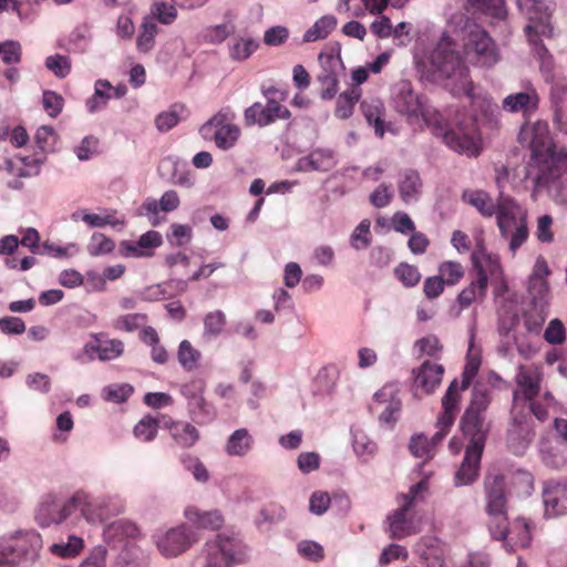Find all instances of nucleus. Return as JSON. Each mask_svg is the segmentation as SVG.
Returning a JSON list of instances; mask_svg holds the SVG:
<instances>
[{
  "instance_id": "obj_26",
  "label": "nucleus",
  "mask_w": 567,
  "mask_h": 567,
  "mask_svg": "<svg viewBox=\"0 0 567 567\" xmlns=\"http://www.w3.org/2000/svg\"><path fill=\"white\" fill-rule=\"evenodd\" d=\"M414 553L420 558L422 567H445L446 550L443 543L436 537L421 538L414 545Z\"/></svg>"
},
{
  "instance_id": "obj_35",
  "label": "nucleus",
  "mask_w": 567,
  "mask_h": 567,
  "mask_svg": "<svg viewBox=\"0 0 567 567\" xmlns=\"http://www.w3.org/2000/svg\"><path fill=\"white\" fill-rule=\"evenodd\" d=\"M422 192V181L414 169H405L399 179V194L405 204L419 198Z\"/></svg>"
},
{
  "instance_id": "obj_48",
  "label": "nucleus",
  "mask_w": 567,
  "mask_h": 567,
  "mask_svg": "<svg viewBox=\"0 0 567 567\" xmlns=\"http://www.w3.org/2000/svg\"><path fill=\"white\" fill-rule=\"evenodd\" d=\"M158 33V27L151 19H145L141 32L136 40V47L140 52H150L155 44V37Z\"/></svg>"
},
{
  "instance_id": "obj_36",
  "label": "nucleus",
  "mask_w": 567,
  "mask_h": 567,
  "mask_svg": "<svg viewBox=\"0 0 567 567\" xmlns=\"http://www.w3.org/2000/svg\"><path fill=\"white\" fill-rule=\"evenodd\" d=\"M352 447L362 463H368L375 455L378 445L362 430L352 429Z\"/></svg>"
},
{
  "instance_id": "obj_50",
  "label": "nucleus",
  "mask_w": 567,
  "mask_h": 567,
  "mask_svg": "<svg viewBox=\"0 0 567 567\" xmlns=\"http://www.w3.org/2000/svg\"><path fill=\"white\" fill-rule=\"evenodd\" d=\"M151 16L162 24H172L177 18L175 3L155 0L151 7Z\"/></svg>"
},
{
  "instance_id": "obj_19",
  "label": "nucleus",
  "mask_w": 567,
  "mask_h": 567,
  "mask_svg": "<svg viewBox=\"0 0 567 567\" xmlns=\"http://www.w3.org/2000/svg\"><path fill=\"white\" fill-rule=\"evenodd\" d=\"M72 514V496L61 499L54 494H48L42 498L37 508L35 520L41 527H50L51 525L63 524Z\"/></svg>"
},
{
  "instance_id": "obj_31",
  "label": "nucleus",
  "mask_w": 567,
  "mask_h": 567,
  "mask_svg": "<svg viewBox=\"0 0 567 567\" xmlns=\"http://www.w3.org/2000/svg\"><path fill=\"white\" fill-rule=\"evenodd\" d=\"M539 104V96L534 89L507 95L502 103L503 110L517 113L523 112L525 116L533 114Z\"/></svg>"
},
{
  "instance_id": "obj_13",
  "label": "nucleus",
  "mask_w": 567,
  "mask_h": 567,
  "mask_svg": "<svg viewBox=\"0 0 567 567\" xmlns=\"http://www.w3.org/2000/svg\"><path fill=\"white\" fill-rule=\"evenodd\" d=\"M426 489L427 481L422 480L411 486L409 493L399 496L398 501L400 507L388 516L389 533L392 538L401 539L420 532L415 522L409 517V511L419 495Z\"/></svg>"
},
{
  "instance_id": "obj_64",
  "label": "nucleus",
  "mask_w": 567,
  "mask_h": 567,
  "mask_svg": "<svg viewBox=\"0 0 567 567\" xmlns=\"http://www.w3.org/2000/svg\"><path fill=\"white\" fill-rule=\"evenodd\" d=\"M371 223L369 219H363L353 230L351 235V245L354 248H359L360 246H368L371 241V231H370Z\"/></svg>"
},
{
  "instance_id": "obj_62",
  "label": "nucleus",
  "mask_w": 567,
  "mask_h": 567,
  "mask_svg": "<svg viewBox=\"0 0 567 567\" xmlns=\"http://www.w3.org/2000/svg\"><path fill=\"white\" fill-rule=\"evenodd\" d=\"M21 45L17 41L0 42V58L6 64H18L21 61Z\"/></svg>"
},
{
  "instance_id": "obj_1",
  "label": "nucleus",
  "mask_w": 567,
  "mask_h": 567,
  "mask_svg": "<svg viewBox=\"0 0 567 567\" xmlns=\"http://www.w3.org/2000/svg\"><path fill=\"white\" fill-rule=\"evenodd\" d=\"M395 109L410 121L419 120L432 127L433 133L442 136L444 143L457 153L477 155V130L475 121L467 117L451 126L436 111L426 106L409 83H403L394 99Z\"/></svg>"
},
{
  "instance_id": "obj_41",
  "label": "nucleus",
  "mask_w": 567,
  "mask_h": 567,
  "mask_svg": "<svg viewBox=\"0 0 567 567\" xmlns=\"http://www.w3.org/2000/svg\"><path fill=\"white\" fill-rule=\"evenodd\" d=\"M302 163L320 172H328L337 164L333 152L323 148L312 151L307 158L302 159Z\"/></svg>"
},
{
  "instance_id": "obj_8",
  "label": "nucleus",
  "mask_w": 567,
  "mask_h": 567,
  "mask_svg": "<svg viewBox=\"0 0 567 567\" xmlns=\"http://www.w3.org/2000/svg\"><path fill=\"white\" fill-rule=\"evenodd\" d=\"M457 380H453L442 399L443 412L437 419V431L432 439L423 434L412 437L410 442V451L415 457L431 460L435 454V446L447 434L450 427L454 423L457 413V399H456Z\"/></svg>"
},
{
  "instance_id": "obj_11",
  "label": "nucleus",
  "mask_w": 567,
  "mask_h": 567,
  "mask_svg": "<svg viewBox=\"0 0 567 567\" xmlns=\"http://www.w3.org/2000/svg\"><path fill=\"white\" fill-rule=\"evenodd\" d=\"M516 2L522 14L528 20L525 27L528 41L535 47V51L545 63L548 50L539 41V37L551 35L550 12L544 2L538 0H517Z\"/></svg>"
},
{
  "instance_id": "obj_63",
  "label": "nucleus",
  "mask_w": 567,
  "mask_h": 567,
  "mask_svg": "<svg viewBox=\"0 0 567 567\" xmlns=\"http://www.w3.org/2000/svg\"><path fill=\"white\" fill-rule=\"evenodd\" d=\"M544 339L550 344H561L566 339V329L559 319L549 321L544 332Z\"/></svg>"
},
{
  "instance_id": "obj_39",
  "label": "nucleus",
  "mask_w": 567,
  "mask_h": 567,
  "mask_svg": "<svg viewBox=\"0 0 567 567\" xmlns=\"http://www.w3.org/2000/svg\"><path fill=\"white\" fill-rule=\"evenodd\" d=\"M113 86L107 80H97L93 96L86 101V109L90 113H95L106 106L112 99Z\"/></svg>"
},
{
  "instance_id": "obj_47",
  "label": "nucleus",
  "mask_w": 567,
  "mask_h": 567,
  "mask_svg": "<svg viewBox=\"0 0 567 567\" xmlns=\"http://www.w3.org/2000/svg\"><path fill=\"white\" fill-rule=\"evenodd\" d=\"M338 369L336 367H324L321 369L316 378L317 393L321 395L331 394L338 381Z\"/></svg>"
},
{
  "instance_id": "obj_40",
  "label": "nucleus",
  "mask_w": 567,
  "mask_h": 567,
  "mask_svg": "<svg viewBox=\"0 0 567 567\" xmlns=\"http://www.w3.org/2000/svg\"><path fill=\"white\" fill-rule=\"evenodd\" d=\"M84 548V540L76 535H69L68 540L50 546V553L60 558H73L80 555Z\"/></svg>"
},
{
  "instance_id": "obj_43",
  "label": "nucleus",
  "mask_w": 567,
  "mask_h": 567,
  "mask_svg": "<svg viewBox=\"0 0 567 567\" xmlns=\"http://www.w3.org/2000/svg\"><path fill=\"white\" fill-rule=\"evenodd\" d=\"M200 358L202 353L195 349L188 340H183L179 343L177 360L185 371L192 372L196 370L199 365Z\"/></svg>"
},
{
  "instance_id": "obj_22",
  "label": "nucleus",
  "mask_w": 567,
  "mask_h": 567,
  "mask_svg": "<svg viewBox=\"0 0 567 567\" xmlns=\"http://www.w3.org/2000/svg\"><path fill=\"white\" fill-rule=\"evenodd\" d=\"M550 274L544 258H537L532 274L528 277L527 291L534 308L547 309L550 301V291L547 278Z\"/></svg>"
},
{
  "instance_id": "obj_34",
  "label": "nucleus",
  "mask_w": 567,
  "mask_h": 567,
  "mask_svg": "<svg viewBox=\"0 0 567 567\" xmlns=\"http://www.w3.org/2000/svg\"><path fill=\"white\" fill-rule=\"evenodd\" d=\"M360 109L369 125H373L375 135L383 137L385 109L382 101L380 99H365L361 102Z\"/></svg>"
},
{
  "instance_id": "obj_60",
  "label": "nucleus",
  "mask_w": 567,
  "mask_h": 567,
  "mask_svg": "<svg viewBox=\"0 0 567 567\" xmlns=\"http://www.w3.org/2000/svg\"><path fill=\"white\" fill-rule=\"evenodd\" d=\"M145 558L142 548L135 544L127 543L118 555V560L124 566L140 565Z\"/></svg>"
},
{
  "instance_id": "obj_4",
  "label": "nucleus",
  "mask_w": 567,
  "mask_h": 567,
  "mask_svg": "<svg viewBox=\"0 0 567 567\" xmlns=\"http://www.w3.org/2000/svg\"><path fill=\"white\" fill-rule=\"evenodd\" d=\"M462 199L475 207L484 217L496 215L502 236L509 239V248H518L528 237L526 214L512 197L499 194L495 204L488 193L482 189H466Z\"/></svg>"
},
{
  "instance_id": "obj_33",
  "label": "nucleus",
  "mask_w": 567,
  "mask_h": 567,
  "mask_svg": "<svg viewBox=\"0 0 567 567\" xmlns=\"http://www.w3.org/2000/svg\"><path fill=\"white\" fill-rule=\"evenodd\" d=\"M165 427L168 430L175 444L182 449H189L199 440L198 430L187 421L169 420L165 423Z\"/></svg>"
},
{
  "instance_id": "obj_45",
  "label": "nucleus",
  "mask_w": 567,
  "mask_h": 567,
  "mask_svg": "<svg viewBox=\"0 0 567 567\" xmlns=\"http://www.w3.org/2000/svg\"><path fill=\"white\" fill-rule=\"evenodd\" d=\"M226 326V316L223 311L216 310L207 313L204 318L203 338L207 341L216 339L221 334Z\"/></svg>"
},
{
  "instance_id": "obj_61",
  "label": "nucleus",
  "mask_w": 567,
  "mask_h": 567,
  "mask_svg": "<svg viewBox=\"0 0 567 567\" xmlns=\"http://www.w3.org/2000/svg\"><path fill=\"white\" fill-rule=\"evenodd\" d=\"M439 270L440 278H442L446 285H455L464 275L463 267L455 261L443 262Z\"/></svg>"
},
{
  "instance_id": "obj_29",
  "label": "nucleus",
  "mask_w": 567,
  "mask_h": 567,
  "mask_svg": "<svg viewBox=\"0 0 567 567\" xmlns=\"http://www.w3.org/2000/svg\"><path fill=\"white\" fill-rule=\"evenodd\" d=\"M486 509L491 517L506 515L505 483L501 475L487 476L485 478Z\"/></svg>"
},
{
  "instance_id": "obj_32",
  "label": "nucleus",
  "mask_w": 567,
  "mask_h": 567,
  "mask_svg": "<svg viewBox=\"0 0 567 567\" xmlns=\"http://www.w3.org/2000/svg\"><path fill=\"white\" fill-rule=\"evenodd\" d=\"M255 446V439L246 427L235 430L224 445V451L231 457H245Z\"/></svg>"
},
{
  "instance_id": "obj_21",
  "label": "nucleus",
  "mask_w": 567,
  "mask_h": 567,
  "mask_svg": "<svg viewBox=\"0 0 567 567\" xmlns=\"http://www.w3.org/2000/svg\"><path fill=\"white\" fill-rule=\"evenodd\" d=\"M124 344L116 339L102 340L97 336H93V340L86 342L81 351L74 352L72 359L80 363L86 364L96 358L101 361H111L122 355Z\"/></svg>"
},
{
  "instance_id": "obj_42",
  "label": "nucleus",
  "mask_w": 567,
  "mask_h": 567,
  "mask_svg": "<svg viewBox=\"0 0 567 567\" xmlns=\"http://www.w3.org/2000/svg\"><path fill=\"white\" fill-rule=\"evenodd\" d=\"M21 239L14 235H8L0 241V248H39L40 236L34 228H28L23 230Z\"/></svg>"
},
{
  "instance_id": "obj_51",
  "label": "nucleus",
  "mask_w": 567,
  "mask_h": 567,
  "mask_svg": "<svg viewBox=\"0 0 567 567\" xmlns=\"http://www.w3.org/2000/svg\"><path fill=\"white\" fill-rule=\"evenodd\" d=\"M74 427V420L69 411L60 413L55 419V427L52 440L56 443H65Z\"/></svg>"
},
{
  "instance_id": "obj_53",
  "label": "nucleus",
  "mask_w": 567,
  "mask_h": 567,
  "mask_svg": "<svg viewBox=\"0 0 567 567\" xmlns=\"http://www.w3.org/2000/svg\"><path fill=\"white\" fill-rule=\"evenodd\" d=\"M286 518V509L280 504L271 503L260 509L256 517V524L261 527L265 524H278Z\"/></svg>"
},
{
  "instance_id": "obj_44",
  "label": "nucleus",
  "mask_w": 567,
  "mask_h": 567,
  "mask_svg": "<svg viewBox=\"0 0 567 567\" xmlns=\"http://www.w3.org/2000/svg\"><path fill=\"white\" fill-rule=\"evenodd\" d=\"M187 113L184 104H173L168 111L159 113L155 118V125L159 132H167L178 124Z\"/></svg>"
},
{
  "instance_id": "obj_28",
  "label": "nucleus",
  "mask_w": 567,
  "mask_h": 567,
  "mask_svg": "<svg viewBox=\"0 0 567 567\" xmlns=\"http://www.w3.org/2000/svg\"><path fill=\"white\" fill-rule=\"evenodd\" d=\"M444 371L442 364L424 361L419 368L413 370L414 388L425 394L433 393L441 384Z\"/></svg>"
},
{
  "instance_id": "obj_25",
  "label": "nucleus",
  "mask_w": 567,
  "mask_h": 567,
  "mask_svg": "<svg viewBox=\"0 0 567 567\" xmlns=\"http://www.w3.org/2000/svg\"><path fill=\"white\" fill-rule=\"evenodd\" d=\"M545 514L556 517L567 512V480L548 481L543 487Z\"/></svg>"
},
{
  "instance_id": "obj_12",
  "label": "nucleus",
  "mask_w": 567,
  "mask_h": 567,
  "mask_svg": "<svg viewBox=\"0 0 567 567\" xmlns=\"http://www.w3.org/2000/svg\"><path fill=\"white\" fill-rule=\"evenodd\" d=\"M12 567L34 563L42 549L43 542L35 529H17L2 535Z\"/></svg>"
},
{
  "instance_id": "obj_57",
  "label": "nucleus",
  "mask_w": 567,
  "mask_h": 567,
  "mask_svg": "<svg viewBox=\"0 0 567 567\" xmlns=\"http://www.w3.org/2000/svg\"><path fill=\"white\" fill-rule=\"evenodd\" d=\"M478 10L493 18L504 19L507 14L505 0H470Z\"/></svg>"
},
{
  "instance_id": "obj_58",
  "label": "nucleus",
  "mask_w": 567,
  "mask_h": 567,
  "mask_svg": "<svg viewBox=\"0 0 567 567\" xmlns=\"http://www.w3.org/2000/svg\"><path fill=\"white\" fill-rule=\"evenodd\" d=\"M480 359L478 357L472 354V343L470 344L468 349V355H467V362L463 372V381L462 384L456 388V399L460 398V390H465L470 383L471 380L476 375L478 368H480Z\"/></svg>"
},
{
  "instance_id": "obj_59",
  "label": "nucleus",
  "mask_w": 567,
  "mask_h": 567,
  "mask_svg": "<svg viewBox=\"0 0 567 567\" xmlns=\"http://www.w3.org/2000/svg\"><path fill=\"white\" fill-rule=\"evenodd\" d=\"M394 274L405 287H414L421 280V274L416 267L409 264H400Z\"/></svg>"
},
{
  "instance_id": "obj_17",
  "label": "nucleus",
  "mask_w": 567,
  "mask_h": 567,
  "mask_svg": "<svg viewBox=\"0 0 567 567\" xmlns=\"http://www.w3.org/2000/svg\"><path fill=\"white\" fill-rule=\"evenodd\" d=\"M466 55L477 65L492 66L498 61V53L493 39L480 28L468 32L464 44Z\"/></svg>"
},
{
  "instance_id": "obj_10",
  "label": "nucleus",
  "mask_w": 567,
  "mask_h": 567,
  "mask_svg": "<svg viewBox=\"0 0 567 567\" xmlns=\"http://www.w3.org/2000/svg\"><path fill=\"white\" fill-rule=\"evenodd\" d=\"M261 93L266 99V104L256 102L244 112L246 126L258 125L265 127L274 124L278 120H289L291 112L282 105L288 97V92L276 86L262 87Z\"/></svg>"
},
{
  "instance_id": "obj_3",
  "label": "nucleus",
  "mask_w": 567,
  "mask_h": 567,
  "mask_svg": "<svg viewBox=\"0 0 567 567\" xmlns=\"http://www.w3.org/2000/svg\"><path fill=\"white\" fill-rule=\"evenodd\" d=\"M518 389L513 394L514 423L508 430L507 442L515 454H523L534 437L532 424L525 420L533 413L538 420L547 417V409L534 401L539 392L540 371L534 365H520L516 374Z\"/></svg>"
},
{
  "instance_id": "obj_2",
  "label": "nucleus",
  "mask_w": 567,
  "mask_h": 567,
  "mask_svg": "<svg viewBox=\"0 0 567 567\" xmlns=\"http://www.w3.org/2000/svg\"><path fill=\"white\" fill-rule=\"evenodd\" d=\"M518 142L530 151L526 178L536 188L556 182L567 169V151L556 146L546 121H526L520 126Z\"/></svg>"
},
{
  "instance_id": "obj_15",
  "label": "nucleus",
  "mask_w": 567,
  "mask_h": 567,
  "mask_svg": "<svg viewBox=\"0 0 567 567\" xmlns=\"http://www.w3.org/2000/svg\"><path fill=\"white\" fill-rule=\"evenodd\" d=\"M234 117L229 109L220 110L200 126L199 133L204 140L214 141L218 148L230 150L241 135L240 127L233 123Z\"/></svg>"
},
{
  "instance_id": "obj_52",
  "label": "nucleus",
  "mask_w": 567,
  "mask_h": 567,
  "mask_svg": "<svg viewBox=\"0 0 567 567\" xmlns=\"http://www.w3.org/2000/svg\"><path fill=\"white\" fill-rule=\"evenodd\" d=\"M158 432V421L151 416L145 415L134 426V436L142 442L153 441Z\"/></svg>"
},
{
  "instance_id": "obj_9",
  "label": "nucleus",
  "mask_w": 567,
  "mask_h": 567,
  "mask_svg": "<svg viewBox=\"0 0 567 567\" xmlns=\"http://www.w3.org/2000/svg\"><path fill=\"white\" fill-rule=\"evenodd\" d=\"M199 534L186 523L156 528L151 540L155 549L165 559H174L189 551L198 542Z\"/></svg>"
},
{
  "instance_id": "obj_55",
  "label": "nucleus",
  "mask_w": 567,
  "mask_h": 567,
  "mask_svg": "<svg viewBox=\"0 0 567 567\" xmlns=\"http://www.w3.org/2000/svg\"><path fill=\"white\" fill-rule=\"evenodd\" d=\"M414 349L419 355H427L432 358H439L443 346L440 340L435 336H426L424 338L419 339L414 343Z\"/></svg>"
},
{
  "instance_id": "obj_46",
  "label": "nucleus",
  "mask_w": 567,
  "mask_h": 567,
  "mask_svg": "<svg viewBox=\"0 0 567 567\" xmlns=\"http://www.w3.org/2000/svg\"><path fill=\"white\" fill-rule=\"evenodd\" d=\"M336 25L337 19L333 16H323L306 31L303 40L306 42H313L326 39L334 30Z\"/></svg>"
},
{
  "instance_id": "obj_23",
  "label": "nucleus",
  "mask_w": 567,
  "mask_h": 567,
  "mask_svg": "<svg viewBox=\"0 0 567 567\" xmlns=\"http://www.w3.org/2000/svg\"><path fill=\"white\" fill-rule=\"evenodd\" d=\"M487 405V394L482 391H475L473 393L472 402L461 421L463 435L476 436V434H482V437L486 439L487 425L484 421L483 412Z\"/></svg>"
},
{
  "instance_id": "obj_14",
  "label": "nucleus",
  "mask_w": 567,
  "mask_h": 567,
  "mask_svg": "<svg viewBox=\"0 0 567 567\" xmlns=\"http://www.w3.org/2000/svg\"><path fill=\"white\" fill-rule=\"evenodd\" d=\"M182 396L187 402L189 417L199 425L214 422L217 417L216 406L205 398L206 381L202 378H194L179 386Z\"/></svg>"
},
{
  "instance_id": "obj_24",
  "label": "nucleus",
  "mask_w": 567,
  "mask_h": 567,
  "mask_svg": "<svg viewBox=\"0 0 567 567\" xmlns=\"http://www.w3.org/2000/svg\"><path fill=\"white\" fill-rule=\"evenodd\" d=\"M72 503L73 513L79 509L89 523H100L107 516L105 497L96 498L84 491H78L72 495Z\"/></svg>"
},
{
  "instance_id": "obj_16",
  "label": "nucleus",
  "mask_w": 567,
  "mask_h": 567,
  "mask_svg": "<svg viewBox=\"0 0 567 567\" xmlns=\"http://www.w3.org/2000/svg\"><path fill=\"white\" fill-rule=\"evenodd\" d=\"M400 385L395 382L384 384L373 395L371 410L379 412V421L382 424L393 426L399 420L402 402Z\"/></svg>"
},
{
  "instance_id": "obj_38",
  "label": "nucleus",
  "mask_w": 567,
  "mask_h": 567,
  "mask_svg": "<svg viewBox=\"0 0 567 567\" xmlns=\"http://www.w3.org/2000/svg\"><path fill=\"white\" fill-rule=\"evenodd\" d=\"M530 542V530L528 523L523 519H516L509 528V538L506 543L508 550H514L515 547H526Z\"/></svg>"
},
{
  "instance_id": "obj_49",
  "label": "nucleus",
  "mask_w": 567,
  "mask_h": 567,
  "mask_svg": "<svg viewBox=\"0 0 567 567\" xmlns=\"http://www.w3.org/2000/svg\"><path fill=\"white\" fill-rule=\"evenodd\" d=\"M487 286L484 279H476L458 295L460 305L465 308L475 301H482L486 295Z\"/></svg>"
},
{
  "instance_id": "obj_30",
  "label": "nucleus",
  "mask_w": 567,
  "mask_h": 567,
  "mask_svg": "<svg viewBox=\"0 0 567 567\" xmlns=\"http://www.w3.org/2000/svg\"><path fill=\"white\" fill-rule=\"evenodd\" d=\"M142 537V530L136 523L128 519H117L107 524L103 529L104 540L116 546L125 539H138Z\"/></svg>"
},
{
  "instance_id": "obj_6",
  "label": "nucleus",
  "mask_w": 567,
  "mask_h": 567,
  "mask_svg": "<svg viewBox=\"0 0 567 567\" xmlns=\"http://www.w3.org/2000/svg\"><path fill=\"white\" fill-rule=\"evenodd\" d=\"M546 309L534 308L526 312L520 323L516 315H501L498 330L501 334L507 336L513 332V339L518 352L524 357H529L534 351L532 339L537 337L546 320Z\"/></svg>"
},
{
  "instance_id": "obj_37",
  "label": "nucleus",
  "mask_w": 567,
  "mask_h": 567,
  "mask_svg": "<svg viewBox=\"0 0 567 567\" xmlns=\"http://www.w3.org/2000/svg\"><path fill=\"white\" fill-rule=\"evenodd\" d=\"M362 95L360 87L352 86L349 90L342 92L336 102L334 115L340 120H347L353 114L355 104L359 102Z\"/></svg>"
},
{
  "instance_id": "obj_27",
  "label": "nucleus",
  "mask_w": 567,
  "mask_h": 567,
  "mask_svg": "<svg viewBox=\"0 0 567 567\" xmlns=\"http://www.w3.org/2000/svg\"><path fill=\"white\" fill-rule=\"evenodd\" d=\"M186 524L195 532L199 529L216 530L224 525V516L218 509L203 511L195 505H187L183 511Z\"/></svg>"
},
{
  "instance_id": "obj_7",
  "label": "nucleus",
  "mask_w": 567,
  "mask_h": 567,
  "mask_svg": "<svg viewBox=\"0 0 567 567\" xmlns=\"http://www.w3.org/2000/svg\"><path fill=\"white\" fill-rule=\"evenodd\" d=\"M243 545L234 534L219 533L194 556L192 567H234L241 560Z\"/></svg>"
},
{
  "instance_id": "obj_5",
  "label": "nucleus",
  "mask_w": 567,
  "mask_h": 567,
  "mask_svg": "<svg viewBox=\"0 0 567 567\" xmlns=\"http://www.w3.org/2000/svg\"><path fill=\"white\" fill-rule=\"evenodd\" d=\"M455 47L451 38L444 33L430 54L431 70L439 79L447 81L446 85L450 86L453 94L471 96L473 82L468 69Z\"/></svg>"
},
{
  "instance_id": "obj_20",
  "label": "nucleus",
  "mask_w": 567,
  "mask_h": 567,
  "mask_svg": "<svg viewBox=\"0 0 567 567\" xmlns=\"http://www.w3.org/2000/svg\"><path fill=\"white\" fill-rule=\"evenodd\" d=\"M472 262L477 279H484L486 285L489 280L495 282V293L497 297L507 290V285L502 277L503 271L497 254L491 250H473Z\"/></svg>"
},
{
  "instance_id": "obj_18",
  "label": "nucleus",
  "mask_w": 567,
  "mask_h": 567,
  "mask_svg": "<svg viewBox=\"0 0 567 567\" xmlns=\"http://www.w3.org/2000/svg\"><path fill=\"white\" fill-rule=\"evenodd\" d=\"M464 437L468 440V443L465 447L464 460L455 473L454 481L456 486L470 485L478 477L481 457L486 441V439L482 437V434H476V436L464 435Z\"/></svg>"
},
{
  "instance_id": "obj_56",
  "label": "nucleus",
  "mask_w": 567,
  "mask_h": 567,
  "mask_svg": "<svg viewBox=\"0 0 567 567\" xmlns=\"http://www.w3.org/2000/svg\"><path fill=\"white\" fill-rule=\"evenodd\" d=\"M133 393L132 385L127 383L111 384L102 390L104 400L114 403H122L126 401Z\"/></svg>"
},
{
  "instance_id": "obj_54",
  "label": "nucleus",
  "mask_w": 567,
  "mask_h": 567,
  "mask_svg": "<svg viewBox=\"0 0 567 567\" xmlns=\"http://www.w3.org/2000/svg\"><path fill=\"white\" fill-rule=\"evenodd\" d=\"M259 47V43L252 39L240 38L236 40L230 48V58L233 60L244 61L248 59Z\"/></svg>"
}]
</instances>
